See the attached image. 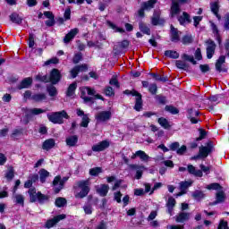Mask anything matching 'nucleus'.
<instances>
[{
  "label": "nucleus",
  "mask_w": 229,
  "mask_h": 229,
  "mask_svg": "<svg viewBox=\"0 0 229 229\" xmlns=\"http://www.w3.org/2000/svg\"><path fill=\"white\" fill-rule=\"evenodd\" d=\"M24 187L25 189H29L28 194L30 203L38 202L39 205H46V203H49L51 197L49 195L43 194L42 191H37V189L33 187V182L30 179L25 182Z\"/></svg>",
  "instance_id": "nucleus-1"
},
{
  "label": "nucleus",
  "mask_w": 229,
  "mask_h": 229,
  "mask_svg": "<svg viewBox=\"0 0 229 229\" xmlns=\"http://www.w3.org/2000/svg\"><path fill=\"white\" fill-rule=\"evenodd\" d=\"M73 189H81V191L75 195L77 199H83V198H87L90 192V180L87 179L77 181L75 185H73Z\"/></svg>",
  "instance_id": "nucleus-2"
},
{
  "label": "nucleus",
  "mask_w": 229,
  "mask_h": 229,
  "mask_svg": "<svg viewBox=\"0 0 229 229\" xmlns=\"http://www.w3.org/2000/svg\"><path fill=\"white\" fill-rule=\"evenodd\" d=\"M123 94L126 96H132V98H135V104L133 106V110L136 112H141L142 107L144 106V100H142V94H140L139 91L132 89H126L123 91Z\"/></svg>",
  "instance_id": "nucleus-3"
},
{
  "label": "nucleus",
  "mask_w": 229,
  "mask_h": 229,
  "mask_svg": "<svg viewBox=\"0 0 229 229\" xmlns=\"http://www.w3.org/2000/svg\"><path fill=\"white\" fill-rule=\"evenodd\" d=\"M48 121L54 124H64V119H70L69 114L65 110L55 112L47 115Z\"/></svg>",
  "instance_id": "nucleus-4"
},
{
  "label": "nucleus",
  "mask_w": 229,
  "mask_h": 229,
  "mask_svg": "<svg viewBox=\"0 0 229 229\" xmlns=\"http://www.w3.org/2000/svg\"><path fill=\"white\" fill-rule=\"evenodd\" d=\"M87 93L88 96H95L96 89L90 87L81 88V98L83 99L84 103H94V98L87 97Z\"/></svg>",
  "instance_id": "nucleus-5"
},
{
  "label": "nucleus",
  "mask_w": 229,
  "mask_h": 229,
  "mask_svg": "<svg viewBox=\"0 0 229 229\" xmlns=\"http://www.w3.org/2000/svg\"><path fill=\"white\" fill-rule=\"evenodd\" d=\"M67 180H69V177H63V179H62V176H60V175H57L54 178L52 185H53V187H55L53 189L55 194H59V192L64 189V187L65 185V182H67ZM58 183H59V186L56 187V185H58Z\"/></svg>",
  "instance_id": "nucleus-6"
},
{
  "label": "nucleus",
  "mask_w": 229,
  "mask_h": 229,
  "mask_svg": "<svg viewBox=\"0 0 229 229\" xmlns=\"http://www.w3.org/2000/svg\"><path fill=\"white\" fill-rule=\"evenodd\" d=\"M199 152L201 155L202 158H207L210 153L214 152V141L208 140L206 143V146H201L199 148Z\"/></svg>",
  "instance_id": "nucleus-7"
},
{
  "label": "nucleus",
  "mask_w": 229,
  "mask_h": 229,
  "mask_svg": "<svg viewBox=\"0 0 229 229\" xmlns=\"http://www.w3.org/2000/svg\"><path fill=\"white\" fill-rule=\"evenodd\" d=\"M67 216L65 214H61L54 216L51 219L47 220L45 223V228L50 229L53 228L54 226H56L58 225L59 221H64Z\"/></svg>",
  "instance_id": "nucleus-8"
},
{
  "label": "nucleus",
  "mask_w": 229,
  "mask_h": 229,
  "mask_svg": "<svg viewBox=\"0 0 229 229\" xmlns=\"http://www.w3.org/2000/svg\"><path fill=\"white\" fill-rule=\"evenodd\" d=\"M155 4H157V0H148V2H144L141 5V8L138 12L140 17H144V12H149V10H153L155 8Z\"/></svg>",
  "instance_id": "nucleus-9"
},
{
  "label": "nucleus",
  "mask_w": 229,
  "mask_h": 229,
  "mask_svg": "<svg viewBox=\"0 0 229 229\" xmlns=\"http://www.w3.org/2000/svg\"><path fill=\"white\" fill-rule=\"evenodd\" d=\"M108 148H110V141L105 140L93 145L91 149L94 153H101V151H105V149H108Z\"/></svg>",
  "instance_id": "nucleus-10"
},
{
  "label": "nucleus",
  "mask_w": 229,
  "mask_h": 229,
  "mask_svg": "<svg viewBox=\"0 0 229 229\" xmlns=\"http://www.w3.org/2000/svg\"><path fill=\"white\" fill-rule=\"evenodd\" d=\"M95 119L98 123H106L112 119V112L110 111H101L95 116Z\"/></svg>",
  "instance_id": "nucleus-11"
},
{
  "label": "nucleus",
  "mask_w": 229,
  "mask_h": 229,
  "mask_svg": "<svg viewBox=\"0 0 229 229\" xmlns=\"http://www.w3.org/2000/svg\"><path fill=\"white\" fill-rule=\"evenodd\" d=\"M49 81L53 83V85H56L58 81L62 79V74H60V71L58 69H53L50 72V76H48Z\"/></svg>",
  "instance_id": "nucleus-12"
},
{
  "label": "nucleus",
  "mask_w": 229,
  "mask_h": 229,
  "mask_svg": "<svg viewBox=\"0 0 229 229\" xmlns=\"http://www.w3.org/2000/svg\"><path fill=\"white\" fill-rule=\"evenodd\" d=\"M87 70V64L77 65L70 71L71 78L74 79L80 72H86Z\"/></svg>",
  "instance_id": "nucleus-13"
},
{
  "label": "nucleus",
  "mask_w": 229,
  "mask_h": 229,
  "mask_svg": "<svg viewBox=\"0 0 229 229\" xmlns=\"http://www.w3.org/2000/svg\"><path fill=\"white\" fill-rule=\"evenodd\" d=\"M130 169L136 170L135 178L136 180H140L142 178L143 171L146 169L145 165H139L135 164H131L129 165Z\"/></svg>",
  "instance_id": "nucleus-14"
},
{
  "label": "nucleus",
  "mask_w": 229,
  "mask_h": 229,
  "mask_svg": "<svg viewBox=\"0 0 229 229\" xmlns=\"http://www.w3.org/2000/svg\"><path fill=\"white\" fill-rule=\"evenodd\" d=\"M225 199H226V195L225 194V191L223 190H221L216 192V200L213 202H210L209 205L211 207H214L215 205H217L218 203H225Z\"/></svg>",
  "instance_id": "nucleus-15"
},
{
  "label": "nucleus",
  "mask_w": 229,
  "mask_h": 229,
  "mask_svg": "<svg viewBox=\"0 0 229 229\" xmlns=\"http://www.w3.org/2000/svg\"><path fill=\"white\" fill-rule=\"evenodd\" d=\"M207 58L210 59L214 56V53H216V43L212 39L207 41Z\"/></svg>",
  "instance_id": "nucleus-16"
},
{
  "label": "nucleus",
  "mask_w": 229,
  "mask_h": 229,
  "mask_svg": "<svg viewBox=\"0 0 229 229\" xmlns=\"http://www.w3.org/2000/svg\"><path fill=\"white\" fill-rule=\"evenodd\" d=\"M97 194L101 196V198H105L108 196V191H110V186L108 184H100V187L96 189Z\"/></svg>",
  "instance_id": "nucleus-17"
},
{
  "label": "nucleus",
  "mask_w": 229,
  "mask_h": 229,
  "mask_svg": "<svg viewBox=\"0 0 229 229\" xmlns=\"http://www.w3.org/2000/svg\"><path fill=\"white\" fill-rule=\"evenodd\" d=\"M80 33V29L78 28H74L72 29L64 37V44H69L70 40H72V38H74V37Z\"/></svg>",
  "instance_id": "nucleus-18"
},
{
  "label": "nucleus",
  "mask_w": 229,
  "mask_h": 229,
  "mask_svg": "<svg viewBox=\"0 0 229 229\" xmlns=\"http://www.w3.org/2000/svg\"><path fill=\"white\" fill-rule=\"evenodd\" d=\"M56 146V141L55 139L50 138L46 140L42 144V149H45V151H49V149H53Z\"/></svg>",
  "instance_id": "nucleus-19"
},
{
  "label": "nucleus",
  "mask_w": 229,
  "mask_h": 229,
  "mask_svg": "<svg viewBox=\"0 0 229 229\" xmlns=\"http://www.w3.org/2000/svg\"><path fill=\"white\" fill-rule=\"evenodd\" d=\"M187 171L190 174H193V176H197L198 178L203 177V172L201 170H196V167L192 165H188Z\"/></svg>",
  "instance_id": "nucleus-20"
},
{
  "label": "nucleus",
  "mask_w": 229,
  "mask_h": 229,
  "mask_svg": "<svg viewBox=\"0 0 229 229\" xmlns=\"http://www.w3.org/2000/svg\"><path fill=\"white\" fill-rule=\"evenodd\" d=\"M180 35L182 32L178 31V29L171 25V40L172 42H180Z\"/></svg>",
  "instance_id": "nucleus-21"
},
{
  "label": "nucleus",
  "mask_w": 229,
  "mask_h": 229,
  "mask_svg": "<svg viewBox=\"0 0 229 229\" xmlns=\"http://www.w3.org/2000/svg\"><path fill=\"white\" fill-rule=\"evenodd\" d=\"M47 99L46 93H35L32 95V101L35 103H44Z\"/></svg>",
  "instance_id": "nucleus-22"
},
{
  "label": "nucleus",
  "mask_w": 229,
  "mask_h": 229,
  "mask_svg": "<svg viewBox=\"0 0 229 229\" xmlns=\"http://www.w3.org/2000/svg\"><path fill=\"white\" fill-rule=\"evenodd\" d=\"M66 146L69 148H74L78 144V135H71L65 140Z\"/></svg>",
  "instance_id": "nucleus-23"
},
{
  "label": "nucleus",
  "mask_w": 229,
  "mask_h": 229,
  "mask_svg": "<svg viewBox=\"0 0 229 229\" xmlns=\"http://www.w3.org/2000/svg\"><path fill=\"white\" fill-rule=\"evenodd\" d=\"M226 61V57L225 55H221L218 60L216 63V69L218 71V72H221V71H224V72H226V69L223 68V64Z\"/></svg>",
  "instance_id": "nucleus-24"
},
{
  "label": "nucleus",
  "mask_w": 229,
  "mask_h": 229,
  "mask_svg": "<svg viewBox=\"0 0 229 229\" xmlns=\"http://www.w3.org/2000/svg\"><path fill=\"white\" fill-rule=\"evenodd\" d=\"M178 21L181 26H185V24H189L191 22V16L186 12H183L182 15L178 17Z\"/></svg>",
  "instance_id": "nucleus-25"
},
{
  "label": "nucleus",
  "mask_w": 229,
  "mask_h": 229,
  "mask_svg": "<svg viewBox=\"0 0 229 229\" xmlns=\"http://www.w3.org/2000/svg\"><path fill=\"white\" fill-rule=\"evenodd\" d=\"M157 123L162 128H164V130H171V123L165 117H159L157 119Z\"/></svg>",
  "instance_id": "nucleus-26"
},
{
  "label": "nucleus",
  "mask_w": 229,
  "mask_h": 229,
  "mask_svg": "<svg viewBox=\"0 0 229 229\" xmlns=\"http://www.w3.org/2000/svg\"><path fill=\"white\" fill-rule=\"evenodd\" d=\"M176 206V199H174V198L173 197H169L167 203H166V207H167V210H168V214H173V209L174 208V207Z\"/></svg>",
  "instance_id": "nucleus-27"
},
{
  "label": "nucleus",
  "mask_w": 229,
  "mask_h": 229,
  "mask_svg": "<svg viewBox=\"0 0 229 229\" xmlns=\"http://www.w3.org/2000/svg\"><path fill=\"white\" fill-rule=\"evenodd\" d=\"M191 196L195 201H201L202 199H205V193L199 190L193 191Z\"/></svg>",
  "instance_id": "nucleus-28"
},
{
  "label": "nucleus",
  "mask_w": 229,
  "mask_h": 229,
  "mask_svg": "<svg viewBox=\"0 0 229 229\" xmlns=\"http://www.w3.org/2000/svg\"><path fill=\"white\" fill-rule=\"evenodd\" d=\"M165 111L168 112L172 115H178L180 114V109L173 105H167L165 106Z\"/></svg>",
  "instance_id": "nucleus-29"
},
{
  "label": "nucleus",
  "mask_w": 229,
  "mask_h": 229,
  "mask_svg": "<svg viewBox=\"0 0 229 229\" xmlns=\"http://www.w3.org/2000/svg\"><path fill=\"white\" fill-rule=\"evenodd\" d=\"M189 213L181 212L175 218L176 223H184V221H189Z\"/></svg>",
  "instance_id": "nucleus-30"
},
{
  "label": "nucleus",
  "mask_w": 229,
  "mask_h": 229,
  "mask_svg": "<svg viewBox=\"0 0 229 229\" xmlns=\"http://www.w3.org/2000/svg\"><path fill=\"white\" fill-rule=\"evenodd\" d=\"M180 13V5L176 4V2H172L171 6V17H176Z\"/></svg>",
  "instance_id": "nucleus-31"
},
{
  "label": "nucleus",
  "mask_w": 229,
  "mask_h": 229,
  "mask_svg": "<svg viewBox=\"0 0 229 229\" xmlns=\"http://www.w3.org/2000/svg\"><path fill=\"white\" fill-rule=\"evenodd\" d=\"M38 173H39V180L41 183H46V180L49 176V172L44 168H41Z\"/></svg>",
  "instance_id": "nucleus-32"
},
{
  "label": "nucleus",
  "mask_w": 229,
  "mask_h": 229,
  "mask_svg": "<svg viewBox=\"0 0 229 229\" xmlns=\"http://www.w3.org/2000/svg\"><path fill=\"white\" fill-rule=\"evenodd\" d=\"M13 203L16 205H21V207H24V195L22 194H16L13 198Z\"/></svg>",
  "instance_id": "nucleus-33"
},
{
  "label": "nucleus",
  "mask_w": 229,
  "mask_h": 229,
  "mask_svg": "<svg viewBox=\"0 0 229 229\" xmlns=\"http://www.w3.org/2000/svg\"><path fill=\"white\" fill-rule=\"evenodd\" d=\"M55 205L57 208H62L64 205H67V199L64 197H58L55 199Z\"/></svg>",
  "instance_id": "nucleus-34"
},
{
  "label": "nucleus",
  "mask_w": 229,
  "mask_h": 229,
  "mask_svg": "<svg viewBox=\"0 0 229 229\" xmlns=\"http://www.w3.org/2000/svg\"><path fill=\"white\" fill-rule=\"evenodd\" d=\"M152 24L154 26H157V24H164V20L160 18V14L158 13H155L152 17Z\"/></svg>",
  "instance_id": "nucleus-35"
},
{
  "label": "nucleus",
  "mask_w": 229,
  "mask_h": 229,
  "mask_svg": "<svg viewBox=\"0 0 229 229\" xmlns=\"http://www.w3.org/2000/svg\"><path fill=\"white\" fill-rule=\"evenodd\" d=\"M5 178L10 182L15 178V170L13 169V166L11 165L8 167L7 172L5 173Z\"/></svg>",
  "instance_id": "nucleus-36"
},
{
  "label": "nucleus",
  "mask_w": 229,
  "mask_h": 229,
  "mask_svg": "<svg viewBox=\"0 0 229 229\" xmlns=\"http://www.w3.org/2000/svg\"><path fill=\"white\" fill-rule=\"evenodd\" d=\"M165 56L176 60V58H180V54L174 50H166L165 52Z\"/></svg>",
  "instance_id": "nucleus-37"
},
{
  "label": "nucleus",
  "mask_w": 229,
  "mask_h": 229,
  "mask_svg": "<svg viewBox=\"0 0 229 229\" xmlns=\"http://www.w3.org/2000/svg\"><path fill=\"white\" fill-rule=\"evenodd\" d=\"M136 155H138L139 158L142 162H148L149 160V157L148 156V154H146V152L144 150L136 151Z\"/></svg>",
  "instance_id": "nucleus-38"
},
{
  "label": "nucleus",
  "mask_w": 229,
  "mask_h": 229,
  "mask_svg": "<svg viewBox=\"0 0 229 229\" xmlns=\"http://www.w3.org/2000/svg\"><path fill=\"white\" fill-rule=\"evenodd\" d=\"M207 189H208V191H223V186H221L219 182H213L208 184Z\"/></svg>",
  "instance_id": "nucleus-39"
},
{
  "label": "nucleus",
  "mask_w": 229,
  "mask_h": 229,
  "mask_svg": "<svg viewBox=\"0 0 229 229\" xmlns=\"http://www.w3.org/2000/svg\"><path fill=\"white\" fill-rule=\"evenodd\" d=\"M210 26H211L214 35H216V40H217L218 44H221V38L219 37V30H217V26L216 25V23H214L212 21H210Z\"/></svg>",
  "instance_id": "nucleus-40"
},
{
  "label": "nucleus",
  "mask_w": 229,
  "mask_h": 229,
  "mask_svg": "<svg viewBox=\"0 0 229 229\" xmlns=\"http://www.w3.org/2000/svg\"><path fill=\"white\" fill-rule=\"evenodd\" d=\"M10 21H12V22H13L14 24H21V22H22V18H21L19 14L13 13L10 15Z\"/></svg>",
  "instance_id": "nucleus-41"
},
{
  "label": "nucleus",
  "mask_w": 229,
  "mask_h": 229,
  "mask_svg": "<svg viewBox=\"0 0 229 229\" xmlns=\"http://www.w3.org/2000/svg\"><path fill=\"white\" fill-rule=\"evenodd\" d=\"M47 92H48L50 98H56V96H58V89H56V87H47Z\"/></svg>",
  "instance_id": "nucleus-42"
},
{
  "label": "nucleus",
  "mask_w": 229,
  "mask_h": 229,
  "mask_svg": "<svg viewBox=\"0 0 229 229\" xmlns=\"http://www.w3.org/2000/svg\"><path fill=\"white\" fill-rule=\"evenodd\" d=\"M199 137L195 139L196 142H199L200 140H203V139H207V135L208 134L207 131H205L202 128L199 129Z\"/></svg>",
  "instance_id": "nucleus-43"
},
{
  "label": "nucleus",
  "mask_w": 229,
  "mask_h": 229,
  "mask_svg": "<svg viewBox=\"0 0 229 229\" xmlns=\"http://www.w3.org/2000/svg\"><path fill=\"white\" fill-rule=\"evenodd\" d=\"M32 84H33V78L27 77L21 81V87H31Z\"/></svg>",
  "instance_id": "nucleus-44"
},
{
  "label": "nucleus",
  "mask_w": 229,
  "mask_h": 229,
  "mask_svg": "<svg viewBox=\"0 0 229 229\" xmlns=\"http://www.w3.org/2000/svg\"><path fill=\"white\" fill-rule=\"evenodd\" d=\"M103 173V168L97 166L89 169L90 176H98L99 174Z\"/></svg>",
  "instance_id": "nucleus-45"
},
{
  "label": "nucleus",
  "mask_w": 229,
  "mask_h": 229,
  "mask_svg": "<svg viewBox=\"0 0 229 229\" xmlns=\"http://www.w3.org/2000/svg\"><path fill=\"white\" fill-rule=\"evenodd\" d=\"M106 24L109 28H111V30H114V31H115L116 33H124V30L122 28L117 27L112 21H107Z\"/></svg>",
  "instance_id": "nucleus-46"
},
{
  "label": "nucleus",
  "mask_w": 229,
  "mask_h": 229,
  "mask_svg": "<svg viewBox=\"0 0 229 229\" xmlns=\"http://www.w3.org/2000/svg\"><path fill=\"white\" fill-rule=\"evenodd\" d=\"M139 28L140 30L145 35H151V30H149V27H148V25L144 23H140Z\"/></svg>",
  "instance_id": "nucleus-47"
},
{
  "label": "nucleus",
  "mask_w": 229,
  "mask_h": 229,
  "mask_svg": "<svg viewBox=\"0 0 229 229\" xmlns=\"http://www.w3.org/2000/svg\"><path fill=\"white\" fill-rule=\"evenodd\" d=\"M89 123H90V118H89V114H84L81 122V128H89Z\"/></svg>",
  "instance_id": "nucleus-48"
},
{
  "label": "nucleus",
  "mask_w": 229,
  "mask_h": 229,
  "mask_svg": "<svg viewBox=\"0 0 229 229\" xmlns=\"http://www.w3.org/2000/svg\"><path fill=\"white\" fill-rule=\"evenodd\" d=\"M192 185V182H180V191H182V192H187V188L191 187Z\"/></svg>",
  "instance_id": "nucleus-49"
},
{
  "label": "nucleus",
  "mask_w": 229,
  "mask_h": 229,
  "mask_svg": "<svg viewBox=\"0 0 229 229\" xmlns=\"http://www.w3.org/2000/svg\"><path fill=\"white\" fill-rule=\"evenodd\" d=\"M152 78H154L156 81H161L162 83H165V81H167V77L157 73H152Z\"/></svg>",
  "instance_id": "nucleus-50"
},
{
  "label": "nucleus",
  "mask_w": 229,
  "mask_h": 229,
  "mask_svg": "<svg viewBox=\"0 0 229 229\" xmlns=\"http://www.w3.org/2000/svg\"><path fill=\"white\" fill-rule=\"evenodd\" d=\"M156 99L159 103V105H167V97L165 96L157 95Z\"/></svg>",
  "instance_id": "nucleus-51"
},
{
  "label": "nucleus",
  "mask_w": 229,
  "mask_h": 229,
  "mask_svg": "<svg viewBox=\"0 0 229 229\" xmlns=\"http://www.w3.org/2000/svg\"><path fill=\"white\" fill-rule=\"evenodd\" d=\"M175 65L178 69H182V71H187V69H189V65L183 61H176Z\"/></svg>",
  "instance_id": "nucleus-52"
},
{
  "label": "nucleus",
  "mask_w": 229,
  "mask_h": 229,
  "mask_svg": "<svg viewBox=\"0 0 229 229\" xmlns=\"http://www.w3.org/2000/svg\"><path fill=\"white\" fill-rule=\"evenodd\" d=\"M210 8L211 12H213L216 17H219V14L217 13V12H219V4H217V2L212 3Z\"/></svg>",
  "instance_id": "nucleus-53"
},
{
  "label": "nucleus",
  "mask_w": 229,
  "mask_h": 229,
  "mask_svg": "<svg viewBox=\"0 0 229 229\" xmlns=\"http://www.w3.org/2000/svg\"><path fill=\"white\" fill-rule=\"evenodd\" d=\"M192 40H194V38L191 35H186L182 38V43L187 46V44H192Z\"/></svg>",
  "instance_id": "nucleus-54"
},
{
  "label": "nucleus",
  "mask_w": 229,
  "mask_h": 229,
  "mask_svg": "<svg viewBox=\"0 0 229 229\" xmlns=\"http://www.w3.org/2000/svg\"><path fill=\"white\" fill-rule=\"evenodd\" d=\"M104 94L107 96L108 98H112V96H115V92L114 91V88L112 87H106L104 89Z\"/></svg>",
  "instance_id": "nucleus-55"
},
{
  "label": "nucleus",
  "mask_w": 229,
  "mask_h": 229,
  "mask_svg": "<svg viewBox=\"0 0 229 229\" xmlns=\"http://www.w3.org/2000/svg\"><path fill=\"white\" fill-rule=\"evenodd\" d=\"M36 80H38V81H43L45 83H49V76H47V75L38 74L36 76Z\"/></svg>",
  "instance_id": "nucleus-56"
},
{
  "label": "nucleus",
  "mask_w": 229,
  "mask_h": 229,
  "mask_svg": "<svg viewBox=\"0 0 229 229\" xmlns=\"http://www.w3.org/2000/svg\"><path fill=\"white\" fill-rule=\"evenodd\" d=\"M76 94V87H68L66 90V98H72Z\"/></svg>",
  "instance_id": "nucleus-57"
},
{
  "label": "nucleus",
  "mask_w": 229,
  "mask_h": 229,
  "mask_svg": "<svg viewBox=\"0 0 229 229\" xmlns=\"http://www.w3.org/2000/svg\"><path fill=\"white\" fill-rule=\"evenodd\" d=\"M58 63H59L58 58L53 57V58H51V59L46 61L45 64H44V65H45L46 67H47V65H52V64L55 65V64H58Z\"/></svg>",
  "instance_id": "nucleus-58"
},
{
  "label": "nucleus",
  "mask_w": 229,
  "mask_h": 229,
  "mask_svg": "<svg viewBox=\"0 0 229 229\" xmlns=\"http://www.w3.org/2000/svg\"><path fill=\"white\" fill-rule=\"evenodd\" d=\"M178 148H180V142L174 141L169 145L170 151H178Z\"/></svg>",
  "instance_id": "nucleus-59"
},
{
  "label": "nucleus",
  "mask_w": 229,
  "mask_h": 229,
  "mask_svg": "<svg viewBox=\"0 0 229 229\" xmlns=\"http://www.w3.org/2000/svg\"><path fill=\"white\" fill-rule=\"evenodd\" d=\"M109 84L113 87H119V81L117 80V75H114L109 81Z\"/></svg>",
  "instance_id": "nucleus-60"
},
{
  "label": "nucleus",
  "mask_w": 229,
  "mask_h": 229,
  "mask_svg": "<svg viewBox=\"0 0 229 229\" xmlns=\"http://www.w3.org/2000/svg\"><path fill=\"white\" fill-rule=\"evenodd\" d=\"M123 198V193H121V191H116L114 193V201L118 202V203H122V199Z\"/></svg>",
  "instance_id": "nucleus-61"
},
{
  "label": "nucleus",
  "mask_w": 229,
  "mask_h": 229,
  "mask_svg": "<svg viewBox=\"0 0 229 229\" xmlns=\"http://www.w3.org/2000/svg\"><path fill=\"white\" fill-rule=\"evenodd\" d=\"M225 98V95L223 94H218V95H212L211 97L208 98V99L211 101V103H216L217 99Z\"/></svg>",
  "instance_id": "nucleus-62"
},
{
  "label": "nucleus",
  "mask_w": 229,
  "mask_h": 229,
  "mask_svg": "<svg viewBox=\"0 0 229 229\" xmlns=\"http://www.w3.org/2000/svg\"><path fill=\"white\" fill-rule=\"evenodd\" d=\"M186 152H187V146L185 145L181 146V148L179 147L176 151L177 155H180V156L185 155Z\"/></svg>",
  "instance_id": "nucleus-63"
},
{
  "label": "nucleus",
  "mask_w": 229,
  "mask_h": 229,
  "mask_svg": "<svg viewBox=\"0 0 229 229\" xmlns=\"http://www.w3.org/2000/svg\"><path fill=\"white\" fill-rule=\"evenodd\" d=\"M182 58L184 60H187L188 62H191V64H193V65H196V60H194V56L184 54L182 55Z\"/></svg>",
  "instance_id": "nucleus-64"
}]
</instances>
